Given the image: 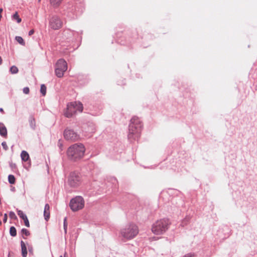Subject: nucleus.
Returning <instances> with one entry per match:
<instances>
[{"instance_id": "nucleus-5", "label": "nucleus", "mask_w": 257, "mask_h": 257, "mask_svg": "<svg viewBox=\"0 0 257 257\" xmlns=\"http://www.w3.org/2000/svg\"><path fill=\"white\" fill-rule=\"evenodd\" d=\"M67 68V63L65 60L63 59L58 60L55 65V72L56 75L59 78L63 77Z\"/></svg>"}, {"instance_id": "nucleus-24", "label": "nucleus", "mask_w": 257, "mask_h": 257, "mask_svg": "<svg viewBox=\"0 0 257 257\" xmlns=\"http://www.w3.org/2000/svg\"><path fill=\"white\" fill-rule=\"evenodd\" d=\"M18 214L19 216V217L22 218L23 220L25 219L26 217H27L26 215L24 214V212L21 210H19L18 211Z\"/></svg>"}, {"instance_id": "nucleus-25", "label": "nucleus", "mask_w": 257, "mask_h": 257, "mask_svg": "<svg viewBox=\"0 0 257 257\" xmlns=\"http://www.w3.org/2000/svg\"><path fill=\"white\" fill-rule=\"evenodd\" d=\"M63 227H64L65 234H66L67 233V218L66 217H65L64 219Z\"/></svg>"}, {"instance_id": "nucleus-9", "label": "nucleus", "mask_w": 257, "mask_h": 257, "mask_svg": "<svg viewBox=\"0 0 257 257\" xmlns=\"http://www.w3.org/2000/svg\"><path fill=\"white\" fill-rule=\"evenodd\" d=\"M64 137L66 140L72 141H77L79 139L78 135L73 130L70 128L65 130Z\"/></svg>"}, {"instance_id": "nucleus-30", "label": "nucleus", "mask_w": 257, "mask_h": 257, "mask_svg": "<svg viewBox=\"0 0 257 257\" xmlns=\"http://www.w3.org/2000/svg\"><path fill=\"white\" fill-rule=\"evenodd\" d=\"M23 92H24L25 94H28V93H29L30 90H29V87H24V88H23Z\"/></svg>"}, {"instance_id": "nucleus-31", "label": "nucleus", "mask_w": 257, "mask_h": 257, "mask_svg": "<svg viewBox=\"0 0 257 257\" xmlns=\"http://www.w3.org/2000/svg\"><path fill=\"white\" fill-rule=\"evenodd\" d=\"M194 256V253H189L185 255H184L183 257H193Z\"/></svg>"}, {"instance_id": "nucleus-20", "label": "nucleus", "mask_w": 257, "mask_h": 257, "mask_svg": "<svg viewBox=\"0 0 257 257\" xmlns=\"http://www.w3.org/2000/svg\"><path fill=\"white\" fill-rule=\"evenodd\" d=\"M10 233L11 236H15L17 235V230L15 227L11 226L10 229Z\"/></svg>"}, {"instance_id": "nucleus-4", "label": "nucleus", "mask_w": 257, "mask_h": 257, "mask_svg": "<svg viewBox=\"0 0 257 257\" xmlns=\"http://www.w3.org/2000/svg\"><path fill=\"white\" fill-rule=\"evenodd\" d=\"M169 221L167 219L157 221L152 226V232L157 235L164 233L168 228Z\"/></svg>"}, {"instance_id": "nucleus-14", "label": "nucleus", "mask_w": 257, "mask_h": 257, "mask_svg": "<svg viewBox=\"0 0 257 257\" xmlns=\"http://www.w3.org/2000/svg\"><path fill=\"white\" fill-rule=\"evenodd\" d=\"M21 157L22 160L23 161L26 162L29 159V154L25 151H23L21 154Z\"/></svg>"}, {"instance_id": "nucleus-27", "label": "nucleus", "mask_w": 257, "mask_h": 257, "mask_svg": "<svg viewBox=\"0 0 257 257\" xmlns=\"http://www.w3.org/2000/svg\"><path fill=\"white\" fill-rule=\"evenodd\" d=\"M22 232L23 234H25L26 236H28L30 234L29 231L27 229H25V228H23L22 229Z\"/></svg>"}, {"instance_id": "nucleus-38", "label": "nucleus", "mask_w": 257, "mask_h": 257, "mask_svg": "<svg viewBox=\"0 0 257 257\" xmlns=\"http://www.w3.org/2000/svg\"><path fill=\"white\" fill-rule=\"evenodd\" d=\"M2 224V221L0 220V225Z\"/></svg>"}, {"instance_id": "nucleus-34", "label": "nucleus", "mask_w": 257, "mask_h": 257, "mask_svg": "<svg viewBox=\"0 0 257 257\" xmlns=\"http://www.w3.org/2000/svg\"><path fill=\"white\" fill-rule=\"evenodd\" d=\"M0 112H1L2 113H4V111L3 108H0Z\"/></svg>"}, {"instance_id": "nucleus-37", "label": "nucleus", "mask_w": 257, "mask_h": 257, "mask_svg": "<svg viewBox=\"0 0 257 257\" xmlns=\"http://www.w3.org/2000/svg\"><path fill=\"white\" fill-rule=\"evenodd\" d=\"M185 221H186L187 222L188 221V219L187 220V219H185L184 220H183V223L185 222Z\"/></svg>"}, {"instance_id": "nucleus-36", "label": "nucleus", "mask_w": 257, "mask_h": 257, "mask_svg": "<svg viewBox=\"0 0 257 257\" xmlns=\"http://www.w3.org/2000/svg\"><path fill=\"white\" fill-rule=\"evenodd\" d=\"M2 59L1 58V57L0 56V65L2 63Z\"/></svg>"}, {"instance_id": "nucleus-6", "label": "nucleus", "mask_w": 257, "mask_h": 257, "mask_svg": "<svg viewBox=\"0 0 257 257\" xmlns=\"http://www.w3.org/2000/svg\"><path fill=\"white\" fill-rule=\"evenodd\" d=\"M82 181V177L79 173L72 172L68 177V183L70 187L76 188L81 184Z\"/></svg>"}, {"instance_id": "nucleus-29", "label": "nucleus", "mask_w": 257, "mask_h": 257, "mask_svg": "<svg viewBox=\"0 0 257 257\" xmlns=\"http://www.w3.org/2000/svg\"><path fill=\"white\" fill-rule=\"evenodd\" d=\"M24 221L25 225L29 227L30 226V224L28 218L26 217L25 219H24Z\"/></svg>"}, {"instance_id": "nucleus-1", "label": "nucleus", "mask_w": 257, "mask_h": 257, "mask_svg": "<svg viewBox=\"0 0 257 257\" xmlns=\"http://www.w3.org/2000/svg\"><path fill=\"white\" fill-rule=\"evenodd\" d=\"M142 125L139 118L137 116L133 117L131 120L129 125L128 139L133 142L138 140L140 137Z\"/></svg>"}, {"instance_id": "nucleus-32", "label": "nucleus", "mask_w": 257, "mask_h": 257, "mask_svg": "<svg viewBox=\"0 0 257 257\" xmlns=\"http://www.w3.org/2000/svg\"><path fill=\"white\" fill-rule=\"evenodd\" d=\"M7 217H7V214L6 213H5L4 214V220H3L4 222H7Z\"/></svg>"}, {"instance_id": "nucleus-16", "label": "nucleus", "mask_w": 257, "mask_h": 257, "mask_svg": "<svg viewBox=\"0 0 257 257\" xmlns=\"http://www.w3.org/2000/svg\"><path fill=\"white\" fill-rule=\"evenodd\" d=\"M12 19L16 20L18 23H20L22 21V19L19 17L17 12H16L12 16Z\"/></svg>"}, {"instance_id": "nucleus-19", "label": "nucleus", "mask_w": 257, "mask_h": 257, "mask_svg": "<svg viewBox=\"0 0 257 257\" xmlns=\"http://www.w3.org/2000/svg\"><path fill=\"white\" fill-rule=\"evenodd\" d=\"M30 125L31 127L34 129L36 126V122L35 118L33 117H31L29 119Z\"/></svg>"}, {"instance_id": "nucleus-15", "label": "nucleus", "mask_w": 257, "mask_h": 257, "mask_svg": "<svg viewBox=\"0 0 257 257\" xmlns=\"http://www.w3.org/2000/svg\"><path fill=\"white\" fill-rule=\"evenodd\" d=\"M63 0H50L51 4L54 7L58 6Z\"/></svg>"}, {"instance_id": "nucleus-26", "label": "nucleus", "mask_w": 257, "mask_h": 257, "mask_svg": "<svg viewBox=\"0 0 257 257\" xmlns=\"http://www.w3.org/2000/svg\"><path fill=\"white\" fill-rule=\"evenodd\" d=\"M9 216L12 219L17 218V216L14 212L11 211L9 213Z\"/></svg>"}, {"instance_id": "nucleus-18", "label": "nucleus", "mask_w": 257, "mask_h": 257, "mask_svg": "<svg viewBox=\"0 0 257 257\" xmlns=\"http://www.w3.org/2000/svg\"><path fill=\"white\" fill-rule=\"evenodd\" d=\"M15 39L19 44L23 46H25V43L22 37L20 36H16Z\"/></svg>"}, {"instance_id": "nucleus-2", "label": "nucleus", "mask_w": 257, "mask_h": 257, "mask_svg": "<svg viewBox=\"0 0 257 257\" xmlns=\"http://www.w3.org/2000/svg\"><path fill=\"white\" fill-rule=\"evenodd\" d=\"M85 150L83 145L74 144L68 148L67 152L68 157L72 161L79 160L83 157Z\"/></svg>"}, {"instance_id": "nucleus-35", "label": "nucleus", "mask_w": 257, "mask_h": 257, "mask_svg": "<svg viewBox=\"0 0 257 257\" xmlns=\"http://www.w3.org/2000/svg\"><path fill=\"white\" fill-rule=\"evenodd\" d=\"M3 9L2 8H0V14L3 12Z\"/></svg>"}, {"instance_id": "nucleus-10", "label": "nucleus", "mask_w": 257, "mask_h": 257, "mask_svg": "<svg viewBox=\"0 0 257 257\" xmlns=\"http://www.w3.org/2000/svg\"><path fill=\"white\" fill-rule=\"evenodd\" d=\"M76 102H72L67 104L64 115L67 117H71L76 112Z\"/></svg>"}, {"instance_id": "nucleus-39", "label": "nucleus", "mask_w": 257, "mask_h": 257, "mask_svg": "<svg viewBox=\"0 0 257 257\" xmlns=\"http://www.w3.org/2000/svg\"><path fill=\"white\" fill-rule=\"evenodd\" d=\"M59 257H63L62 255H60Z\"/></svg>"}, {"instance_id": "nucleus-22", "label": "nucleus", "mask_w": 257, "mask_h": 257, "mask_svg": "<svg viewBox=\"0 0 257 257\" xmlns=\"http://www.w3.org/2000/svg\"><path fill=\"white\" fill-rule=\"evenodd\" d=\"M40 91L43 96H45L46 93V87L44 84H42L41 86Z\"/></svg>"}, {"instance_id": "nucleus-8", "label": "nucleus", "mask_w": 257, "mask_h": 257, "mask_svg": "<svg viewBox=\"0 0 257 257\" xmlns=\"http://www.w3.org/2000/svg\"><path fill=\"white\" fill-rule=\"evenodd\" d=\"M61 20L56 16H54L49 20V26L54 30H59L62 27Z\"/></svg>"}, {"instance_id": "nucleus-28", "label": "nucleus", "mask_w": 257, "mask_h": 257, "mask_svg": "<svg viewBox=\"0 0 257 257\" xmlns=\"http://www.w3.org/2000/svg\"><path fill=\"white\" fill-rule=\"evenodd\" d=\"M2 145L3 146V149L5 150V151H7L8 149V147L7 145V143L6 142H3L2 143Z\"/></svg>"}, {"instance_id": "nucleus-3", "label": "nucleus", "mask_w": 257, "mask_h": 257, "mask_svg": "<svg viewBox=\"0 0 257 257\" xmlns=\"http://www.w3.org/2000/svg\"><path fill=\"white\" fill-rule=\"evenodd\" d=\"M139 233L138 226L133 223L126 225L120 231L121 235L124 238L131 239L135 237Z\"/></svg>"}, {"instance_id": "nucleus-17", "label": "nucleus", "mask_w": 257, "mask_h": 257, "mask_svg": "<svg viewBox=\"0 0 257 257\" xmlns=\"http://www.w3.org/2000/svg\"><path fill=\"white\" fill-rule=\"evenodd\" d=\"M76 111H78L81 112L83 111L82 104L79 102H76Z\"/></svg>"}, {"instance_id": "nucleus-7", "label": "nucleus", "mask_w": 257, "mask_h": 257, "mask_svg": "<svg viewBox=\"0 0 257 257\" xmlns=\"http://www.w3.org/2000/svg\"><path fill=\"white\" fill-rule=\"evenodd\" d=\"M84 201L81 196H76L72 199L70 202V207L73 211H77L83 208Z\"/></svg>"}, {"instance_id": "nucleus-13", "label": "nucleus", "mask_w": 257, "mask_h": 257, "mask_svg": "<svg viewBox=\"0 0 257 257\" xmlns=\"http://www.w3.org/2000/svg\"><path fill=\"white\" fill-rule=\"evenodd\" d=\"M22 255L23 257H26L27 255V249L25 242L23 241L21 242Z\"/></svg>"}, {"instance_id": "nucleus-23", "label": "nucleus", "mask_w": 257, "mask_h": 257, "mask_svg": "<svg viewBox=\"0 0 257 257\" xmlns=\"http://www.w3.org/2000/svg\"><path fill=\"white\" fill-rule=\"evenodd\" d=\"M10 72L12 74H16L18 72V69L16 66H13L10 68Z\"/></svg>"}, {"instance_id": "nucleus-12", "label": "nucleus", "mask_w": 257, "mask_h": 257, "mask_svg": "<svg viewBox=\"0 0 257 257\" xmlns=\"http://www.w3.org/2000/svg\"><path fill=\"white\" fill-rule=\"evenodd\" d=\"M0 135L5 138H6L7 136V128L2 122H0Z\"/></svg>"}, {"instance_id": "nucleus-11", "label": "nucleus", "mask_w": 257, "mask_h": 257, "mask_svg": "<svg viewBox=\"0 0 257 257\" xmlns=\"http://www.w3.org/2000/svg\"><path fill=\"white\" fill-rule=\"evenodd\" d=\"M44 216L46 221H48L50 218V206L48 204H46L45 205Z\"/></svg>"}, {"instance_id": "nucleus-21", "label": "nucleus", "mask_w": 257, "mask_h": 257, "mask_svg": "<svg viewBox=\"0 0 257 257\" xmlns=\"http://www.w3.org/2000/svg\"><path fill=\"white\" fill-rule=\"evenodd\" d=\"M8 180H9V182L11 184H15V180H16L15 176L13 175H9L8 176Z\"/></svg>"}, {"instance_id": "nucleus-33", "label": "nucleus", "mask_w": 257, "mask_h": 257, "mask_svg": "<svg viewBox=\"0 0 257 257\" xmlns=\"http://www.w3.org/2000/svg\"><path fill=\"white\" fill-rule=\"evenodd\" d=\"M34 31L33 30H31L29 32V35L31 36V35H33L34 34Z\"/></svg>"}]
</instances>
